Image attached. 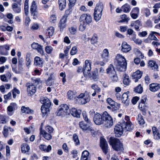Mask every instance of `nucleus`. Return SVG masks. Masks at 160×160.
Wrapping results in <instances>:
<instances>
[{
	"instance_id": "bf43d9fd",
	"label": "nucleus",
	"mask_w": 160,
	"mask_h": 160,
	"mask_svg": "<svg viewBox=\"0 0 160 160\" xmlns=\"http://www.w3.org/2000/svg\"><path fill=\"white\" fill-rule=\"evenodd\" d=\"M53 50V48L50 46H47L45 48V51L48 54H50L52 52Z\"/></svg>"
},
{
	"instance_id": "4c0bfd02",
	"label": "nucleus",
	"mask_w": 160,
	"mask_h": 160,
	"mask_svg": "<svg viewBox=\"0 0 160 160\" xmlns=\"http://www.w3.org/2000/svg\"><path fill=\"white\" fill-rule=\"evenodd\" d=\"M122 9L124 12L128 13L130 12L131 10V6L128 4H126L122 6Z\"/></svg>"
},
{
	"instance_id": "774afa93",
	"label": "nucleus",
	"mask_w": 160,
	"mask_h": 160,
	"mask_svg": "<svg viewBox=\"0 0 160 160\" xmlns=\"http://www.w3.org/2000/svg\"><path fill=\"white\" fill-rule=\"evenodd\" d=\"M153 135L155 139L158 140L160 139V134L158 132L153 134Z\"/></svg>"
},
{
	"instance_id": "2f4dec72",
	"label": "nucleus",
	"mask_w": 160,
	"mask_h": 160,
	"mask_svg": "<svg viewBox=\"0 0 160 160\" xmlns=\"http://www.w3.org/2000/svg\"><path fill=\"white\" fill-rule=\"evenodd\" d=\"M21 111L23 113H25L28 114H32L33 112V110L30 109L28 107H26L24 106H22V107Z\"/></svg>"
},
{
	"instance_id": "393cba45",
	"label": "nucleus",
	"mask_w": 160,
	"mask_h": 160,
	"mask_svg": "<svg viewBox=\"0 0 160 160\" xmlns=\"http://www.w3.org/2000/svg\"><path fill=\"white\" fill-rule=\"evenodd\" d=\"M107 73L108 75L109 76L115 74L116 73L115 71L114 68L112 64H110L108 67L106 69Z\"/></svg>"
},
{
	"instance_id": "9b49d317",
	"label": "nucleus",
	"mask_w": 160,
	"mask_h": 160,
	"mask_svg": "<svg viewBox=\"0 0 160 160\" xmlns=\"http://www.w3.org/2000/svg\"><path fill=\"white\" fill-rule=\"evenodd\" d=\"M17 108V105L15 103L12 102L7 108V113L10 116L12 115L14 111Z\"/></svg>"
},
{
	"instance_id": "4d7b16f0",
	"label": "nucleus",
	"mask_w": 160,
	"mask_h": 160,
	"mask_svg": "<svg viewBox=\"0 0 160 160\" xmlns=\"http://www.w3.org/2000/svg\"><path fill=\"white\" fill-rule=\"evenodd\" d=\"M75 94L74 92L71 91H69L68 92V99H71L75 96Z\"/></svg>"
},
{
	"instance_id": "4468645a",
	"label": "nucleus",
	"mask_w": 160,
	"mask_h": 160,
	"mask_svg": "<svg viewBox=\"0 0 160 160\" xmlns=\"http://www.w3.org/2000/svg\"><path fill=\"white\" fill-rule=\"evenodd\" d=\"M10 46L8 44L0 46V54L2 55H7L8 50H9Z\"/></svg>"
},
{
	"instance_id": "603ef678",
	"label": "nucleus",
	"mask_w": 160,
	"mask_h": 160,
	"mask_svg": "<svg viewBox=\"0 0 160 160\" xmlns=\"http://www.w3.org/2000/svg\"><path fill=\"white\" fill-rule=\"evenodd\" d=\"M82 115L83 119L88 123H90V121L88 118L87 115L86 114V112L85 111H83L82 112Z\"/></svg>"
},
{
	"instance_id": "680f3d73",
	"label": "nucleus",
	"mask_w": 160,
	"mask_h": 160,
	"mask_svg": "<svg viewBox=\"0 0 160 160\" xmlns=\"http://www.w3.org/2000/svg\"><path fill=\"white\" fill-rule=\"evenodd\" d=\"M77 48L76 46L73 47L70 51V54L71 55H73L76 54L78 52Z\"/></svg>"
},
{
	"instance_id": "e433bc0d",
	"label": "nucleus",
	"mask_w": 160,
	"mask_h": 160,
	"mask_svg": "<svg viewBox=\"0 0 160 160\" xmlns=\"http://www.w3.org/2000/svg\"><path fill=\"white\" fill-rule=\"evenodd\" d=\"M142 76V73L140 71L138 70L132 74V78H140Z\"/></svg>"
},
{
	"instance_id": "5701e85b",
	"label": "nucleus",
	"mask_w": 160,
	"mask_h": 160,
	"mask_svg": "<svg viewBox=\"0 0 160 160\" xmlns=\"http://www.w3.org/2000/svg\"><path fill=\"white\" fill-rule=\"evenodd\" d=\"M40 134L42 135L43 137L46 139L49 140L52 138L51 133L46 132L44 130H42V128H40Z\"/></svg>"
},
{
	"instance_id": "dca6fc26",
	"label": "nucleus",
	"mask_w": 160,
	"mask_h": 160,
	"mask_svg": "<svg viewBox=\"0 0 160 160\" xmlns=\"http://www.w3.org/2000/svg\"><path fill=\"white\" fill-rule=\"evenodd\" d=\"M109 51L108 49H104L101 55V58L104 62H107L109 60Z\"/></svg>"
},
{
	"instance_id": "7ed1b4c3",
	"label": "nucleus",
	"mask_w": 160,
	"mask_h": 160,
	"mask_svg": "<svg viewBox=\"0 0 160 160\" xmlns=\"http://www.w3.org/2000/svg\"><path fill=\"white\" fill-rule=\"evenodd\" d=\"M108 142L110 145L114 150L117 151H122L123 150V144L119 139L111 137Z\"/></svg>"
},
{
	"instance_id": "49530a36",
	"label": "nucleus",
	"mask_w": 160,
	"mask_h": 160,
	"mask_svg": "<svg viewBox=\"0 0 160 160\" xmlns=\"http://www.w3.org/2000/svg\"><path fill=\"white\" fill-rule=\"evenodd\" d=\"M133 37L132 38V40L136 44L141 45L142 43V41L139 39H136V35H133Z\"/></svg>"
},
{
	"instance_id": "8fccbe9b",
	"label": "nucleus",
	"mask_w": 160,
	"mask_h": 160,
	"mask_svg": "<svg viewBox=\"0 0 160 160\" xmlns=\"http://www.w3.org/2000/svg\"><path fill=\"white\" fill-rule=\"evenodd\" d=\"M73 139L76 145H78L80 144V142L78 136L76 134H75L73 135Z\"/></svg>"
},
{
	"instance_id": "f257e3e1",
	"label": "nucleus",
	"mask_w": 160,
	"mask_h": 160,
	"mask_svg": "<svg viewBox=\"0 0 160 160\" xmlns=\"http://www.w3.org/2000/svg\"><path fill=\"white\" fill-rule=\"evenodd\" d=\"M93 121L96 125H100L103 123L106 127H111L113 125V119L105 111L101 115L97 113L94 116Z\"/></svg>"
},
{
	"instance_id": "3c124183",
	"label": "nucleus",
	"mask_w": 160,
	"mask_h": 160,
	"mask_svg": "<svg viewBox=\"0 0 160 160\" xmlns=\"http://www.w3.org/2000/svg\"><path fill=\"white\" fill-rule=\"evenodd\" d=\"M90 153L87 150H84L82 153L81 158H88Z\"/></svg>"
},
{
	"instance_id": "864d4df0",
	"label": "nucleus",
	"mask_w": 160,
	"mask_h": 160,
	"mask_svg": "<svg viewBox=\"0 0 160 160\" xmlns=\"http://www.w3.org/2000/svg\"><path fill=\"white\" fill-rule=\"evenodd\" d=\"M53 131V128L51 126H47L45 127V130L44 131L46 132H48V133H51Z\"/></svg>"
},
{
	"instance_id": "473e14b6",
	"label": "nucleus",
	"mask_w": 160,
	"mask_h": 160,
	"mask_svg": "<svg viewBox=\"0 0 160 160\" xmlns=\"http://www.w3.org/2000/svg\"><path fill=\"white\" fill-rule=\"evenodd\" d=\"M54 31V28L52 27H50L47 29L46 34L48 36V38H50L52 36Z\"/></svg>"
},
{
	"instance_id": "39448f33",
	"label": "nucleus",
	"mask_w": 160,
	"mask_h": 160,
	"mask_svg": "<svg viewBox=\"0 0 160 160\" xmlns=\"http://www.w3.org/2000/svg\"><path fill=\"white\" fill-rule=\"evenodd\" d=\"M91 62L90 60L87 59L85 62V64L83 68L84 75L87 78H91V74L90 71L91 69Z\"/></svg>"
},
{
	"instance_id": "5fc2aeb1",
	"label": "nucleus",
	"mask_w": 160,
	"mask_h": 160,
	"mask_svg": "<svg viewBox=\"0 0 160 160\" xmlns=\"http://www.w3.org/2000/svg\"><path fill=\"white\" fill-rule=\"evenodd\" d=\"M13 94V97L14 98H16V93L19 94L20 93V91L17 89L16 88H14L12 90Z\"/></svg>"
},
{
	"instance_id": "2eb2a0df",
	"label": "nucleus",
	"mask_w": 160,
	"mask_h": 160,
	"mask_svg": "<svg viewBox=\"0 0 160 160\" xmlns=\"http://www.w3.org/2000/svg\"><path fill=\"white\" fill-rule=\"evenodd\" d=\"M34 65L37 67H42L43 66V59L40 57L36 56L34 58Z\"/></svg>"
},
{
	"instance_id": "cd10ccee",
	"label": "nucleus",
	"mask_w": 160,
	"mask_h": 160,
	"mask_svg": "<svg viewBox=\"0 0 160 160\" xmlns=\"http://www.w3.org/2000/svg\"><path fill=\"white\" fill-rule=\"evenodd\" d=\"M41 102L43 104V106L47 107H50L51 102L49 100L47 97H43L41 98Z\"/></svg>"
},
{
	"instance_id": "338daca9",
	"label": "nucleus",
	"mask_w": 160,
	"mask_h": 160,
	"mask_svg": "<svg viewBox=\"0 0 160 160\" xmlns=\"http://www.w3.org/2000/svg\"><path fill=\"white\" fill-rule=\"evenodd\" d=\"M120 104L118 103L115 102L114 104L111 106V107L112 108H113L114 110H117L120 107Z\"/></svg>"
},
{
	"instance_id": "de8ad7c7",
	"label": "nucleus",
	"mask_w": 160,
	"mask_h": 160,
	"mask_svg": "<svg viewBox=\"0 0 160 160\" xmlns=\"http://www.w3.org/2000/svg\"><path fill=\"white\" fill-rule=\"evenodd\" d=\"M98 40L97 35L96 34H94L91 38V42L92 44H94L97 43Z\"/></svg>"
},
{
	"instance_id": "052dcab7",
	"label": "nucleus",
	"mask_w": 160,
	"mask_h": 160,
	"mask_svg": "<svg viewBox=\"0 0 160 160\" xmlns=\"http://www.w3.org/2000/svg\"><path fill=\"white\" fill-rule=\"evenodd\" d=\"M87 24L85 23L82 22V23H81L79 27V30L80 31H84L86 28Z\"/></svg>"
},
{
	"instance_id": "ddd939ff",
	"label": "nucleus",
	"mask_w": 160,
	"mask_h": 160,
	"mask_svg": "<svg viewBox=\"0 0 160 160\" xmlns=\"http://www.w3.org/2000/svg\"><path fill=\"white\" fill-rule=\"evenodd\" d=\"M123 128L121 125L117 124L115 126L114 128V131L117 137H120L122 134Z\"/></svg>"
},
{
	"instance_id": "0e129e2a",
	"label": "nucleus",
	"mask_w": 160,
	"mask_h": 160,
	"mask_svg": "<svg viewBox=\"0 0 160 160\" xmlns=\"http://www.w3.org/2000/svg\"><path fill=\"white\" fill-rule=\"evenodd\" d=\"M6 122L5 116L2 115H0V124H5Z\"/></svg>"
},
{
	"instance_id": "72a5a7b5",
	"label": "nucleus",
	"mask_w": 160,
	"mask_h": 160,
	"mask_svg": "<svg viewBox=\"0 0 160 160\" xmlns=\"http://www.w3.org/2000/svg\"><path fill=\"white\" fill-rule=\"evenodd\" d=\"M31 53L30 52H28L27 53L26 57V61H27L26 62V65L28 68H29L30 67V66L31 64Z\"/></svg>"
},
{
	"instance_id": "f03ea898",
	"label": "nucleus",
	"mask_w": 160,
	"mask_h": 160,
	"mask_svg": "<svg viewBox=\"0 0 160 160\" xmlns=\"http://www.w3.org/2000/svg\"><path fill=\"white\" fill-rule=\"evenodd\" d=\"M117 70L121 72L125 71L127 68V61L122 55L118 54L116 56L114 60Z\"/></svg>"
},
{
	"instance_id": "c9c22d12",
	"label": "nucleus",
	"mask_w": 160,
	"mask_h": 160,
	"mask_svg": "<svg viewBox=\"0 0 160 160\" xmlns=\"http://www.w3.org/2000/svg\"><path fill=\"white\" fill-rule=\"evenodd\" d=\"M12 8L15 13H19L21 12L20 7H19L17 4L14 3L12 5Z\"/></svg>"
},
{
	"instance_id": "09e8293b",
	"label": "nucleus",
	"mask_w": 160,
	"mask_h": 160,
	"mask_svg": "<svg viewBox=\"0 0 160 160\" xmlns=\"http://www.w3.org/2000/svg\"><path fill=\"white\" fill-rule=\"evenodd\" d=\"M8 127L6 126H4L3 128V133L5 137H7L8 136Z\"/></svg>"
},
{
	"instance_id": "c03bdc74",
	"label": "nucleus",
	"mask_w": 160,
	"mask_h": 160,
	"mask_svg": "<svg viewBox=\"0 0 160 160\" xmlns=\"http://www.w3.org/2000/svg\"><path fill=\"white\" fill-rule=\"evenodd\" d=\"M109 76V77L110 79L113 82H116L118 81V79L116 73H115V74H113Z\"/></svg>"
},
{
	"instance_id": "6e6d98bb",
	"label": "nucleus",
	"mask_w": 160,
	"mask_h": 160,
	"mask_svg": "<svg viewBox=\"0 0 160 160\" xmlns=\"http://www.w3.org/2000/svg\"><path fill=\"white\" fill-rule=\"evenodd\" d=\"M92 88L95 92H100L101 91V88L96 84H92L91 86Z\"/></svg>"
},
{
	"instance_id": "9d476101",
	"label": "nucleus",
	"mask_w": 160,
	"mask_h": 160,
	"mask_svg": "<svg viewBox=\"0 0 160 160\" xmlns=\"http://www.w3.org/2000/svg\"><path fill=\"white\" fill-rule=\"evenodd\" d=\"M100 146L103 152L106 154L108 152V145L106 140L102 138L100 139Z\"/></svg>"
},
{
	"instance_id": "20e7f679",
	"label": "nucleus",
	"mask_w": 160,
	"mask_h": 160,
	"mask_svg": "<svg viewBox=\"0 0 160 160\" xmlns=\"http://www.w3.org/2000/svg\"><path fill=\"white\" fill-rule=\"evenodd\" d=\"M104 6L101 2L98 3L94 10V18L96 21H99L101 18Z\"/></svg>"
},
{
	"instance_id": "ea45409f",
	"label": "nucleus",
	"mask_w": 160,
	"mask_h": 160,
	"mask_svg": "<svg viewBox=\"0 0 160 160\" xmlns=\"http://www.w3.org/2000/svg\"><path fill=\"white\" fill-rule=\"evenodd\" d=\"M148 65L149 67L152 68V69H157L158 66L156 62L154 61H150L148 62Z\"/></svg>"
},
{
	"instance_id": "37998d69",
	"label": "nucleus",
	"mask_w": 160,
	"mask_h": 160,
	"mask_svg": "<svg viewBox=\"0 0 160 160\" xmlns=\"http://www.w3.org/2000/svg\"><path fill=\"white\" fill-rule=\"evenodd\" d=\"M138 123L140 125H143L145 122L141 114H139L138 116Z\"/></svg>"
},
{
	"instance_id": "1a4fd4ad",
	"label": "nucleus",
	"mask_w": 160,
	"mask_h": 160,
	"mask_svg": "<svg viewBox=\"0 0 160 160\" xmlns=\"http://www.w3.org/2000/svg\"><path fill=\"white\" fill-rule=\"evenodd\" d=\"M26 86L27 87V90L29 96H31L36 92V87L35 85L31 83H27Z\"/></svg>"
},
{
	"instance_id": "69168bd1",
	"label": "nucleus",
	"mask_w": 160,
	"mask_h": 160,
	"mask_svg": "<svg viewBox=\"0 0 160 160\" xmlns=\"http://www.w3.org/2000/svg\"><path fill=\"white\" fill-rule=\"evenodd\" d=\"M0 78L2 82H8V80L6 75L3 74L0 76Z\"/></svg>"
},
{
	"instance_id": "13d9d810",
	"label": "nucleus",
	"mask_w": 160,
	"mask_h": 160,
	"mask_svg": "<svg viewBox=\"0 0 160 160\" xmlns=\"http://www.w3.org/2000/svg\"><path fill=\"white\" fill-rule=\"evenodd\" d=\"M57 20V18L55 15H52L50 17V21L52 23H55Z\"/></svg>"
},
{
	"instance_id": "0eeeda50",
	"label": "nucleus",
	"mask_w": 160,
	"mask_h": 160,
	"mask_svg": "<svg viewBox=\"0 0 160 160\" xmlns=\"http://www.w3.org/2000/svg\"><path fill=\"white\" fill-rule=\"evenodd\" d=\"M69 107L66 104H63L61 105L58 109V111L57 113L58 116H64L68 113Z\"/></svg>"
},
{
	"instance_id": "a18cd8bd",
	"label": "nucleus",
	"mask_w": 160,
	"mask_h": 160,
	"mask_svg": "<svg viewBox=\"0 0 160 160\" xmlns=\"http://www.w3.org/2000/svg\"><path fill=\"white\" fill-rule=\"evenodd\" d=\"M135 27L134 29L137 31H139V28L141 26V22L139 20H137L135 21Z\"/></svg>"
},
{
	"instance_id": "a19ab883",
	"label": "nucleus",
	"mask_w": 160,
	"mask_h": 160,
	"mask_svg": "<svg viewBox=\"0 0 160 160\" xmlns=\"http://www.w3.org/2000/svg\"><path fill=\"white\" fill-rule=\"evenodd\" d=\"M134 91L139 93H141L143 91V88L140 84L135 88Z\"/></svg>"
},
{
	"instance_id": "a878e982",
	"label": "nucleus",
	"mask_w": 160,
	"mask_h": 160,
	"mask_svg": "<svg viewBox=\"0 0 160 160\" xmlns=\"http://www.w3.org/2000/svg\"><path fill=\"white\" fill-rule=\"evenodd\" d=\"M39 148L41 150L45 152H49L52 149V147L50 145L47 146L45 145L41 144L39 146Z\"/></svg>"
},
{
	"instance_id": "f704fd0d",
	"label": "nucleus",
	"mask_w": 160,
	"mask_h": 160,
	"mask_svg": "<svg viewBox=\"0 0 160 160\" xmlns=\"http://www.w3.org/2000/svg\"><path fill=\"white\" fill-rule=\"evenodd\" d=\"M50 107L42 106L41 107V110L43 116L45 115L48 112L50 111Z\"/></svg>"
},
{
	"instance_id": "c756f323",
	"label": "nucleus",
	"mask_w": 160,
	"mask_h": 160,
	"mask_svg": "<svg viewBox=\"0 0 160 160\" xmlns=\"http://www.w3.org/2000/svg\"><path fill=\"white\" fill-rule=\"evenodd\" d=\"M58 3L59 5V8L61 11L62 10L66 7V0H58Z\"/></svg>"
},
{
	"instance_id": "423d86ee",
	"label": "nucleus",
	"mask_w": 160,
	"mask_h": 160,
	"mask_svg": "<svg viewBox=\"0 0 160 160\" xmlns=\"http://www.w3.org/2000/svg\"><path fill=\"white\" fill-rule=\"evenodd\" d=\"M78 98V102L81 104H84L89 101L90 96L89 93L87 91H85L84 93L80 94L77 97Z\"/></svg>"
},
{
	"instance_id": "412c9836",
	"label": "nucleus",
	"mask_w": 160,
	"mask_h": 160,
	"mask_svg": "<svg viewBox=\"0 0 160 160\" xmlns=\"http://www.w3.org/2000/svg\"><path fill=\"white\" fill-rule=\"evenodd\" d=\"M128 92L124 93L123 94L122 97V103L126 106L128 105L129 101V99L128 98Z\"/></svg>"
},
{
	"instance_id": "b1692460",
	"label": "nucleus",
	"mask_w": 160,
	"mask_h": 160,
	"mask_svg": "<svg viewBox=\"0 0 160 160\" xmlns=\"http://www.w3.org/2000/svg\"><path fill=\"white\" fill-rule=\"evenodd\" d=\"M123 125H124V130L126 131H130L133 129L134 125L131 122H128L127 123H121Z\"/></svg>"
},
{
	"instance_id": "6ab92c4d",
	"label": "nucleus",
	"mask_w": 160,
	"mask_h": 160,
	"mask_svg": "<svg viewBox=\"0 0 160 160\" xmlns=\"http://www.w3.org/2000/svg\"><path fill=\"white\" fill-rule=\"evenodd\" d=\"M70 112L72 116L78 118H80V115L81 113V111L80 110H77L75 108H72L70 110Z\"/></svg>"
},
{
	"instance_id": "58836bf2",
	"label": "nucleus",
	"mask_w": 160,
	"mask_h": 160,
	"mask_svg": "<svg viewBox=\"0 0 160 160\" xmlns=\"http://www.w3.org/2000/svg\"><path fill=\"white\" fill-rule=\"evenodd\" d=\"M123 78L124 84L126 85H128L130 82L128 76L125 74H124L123 76Z\"/></svg>"
},
{
	"instance_id": "a211bd4d",
	"label": "nucleus",
	"mask_w": 160,
	"mask_h": 160,
	"mask_svg": "<svg viewBox=\"0 0 160 160\" xmlns=\"http://www.w3.org/2000/svg\"><path fill=\"white\" fill-rule=\"evenodd\" d=\"M67 21V18L66 17H65V16H64L60 20L58 24V27L60 31H62L63 29L66 27Z\"/></svg>"
},
{
	"instance_id": "f8f14e48",
	"label": "nucleus",
	"mask_w": 160,
	"mask_h": 160,
	"mask_svg": "<svg viewBox=\"0 0 160 160\" xmlns=\"http://www.w3.org/2000/svg\"><path fill=\"white\" fill-rule=\"evenodd\" d=\"M32 48L36 50L37 51L42 55H43L44 52L43 50L42 47L38 43L33 42L31 45Z\"/></svg>"
},
{
	"instance_id": "7c9ffc66",
	"label": "nucleus",
	"mask_w": 160,
	"mask_h": 160,
	"mask_svg": "<svg viewBox=\"0 0 160 160\" xmlns=\"http://www.w3.org/2000/svg\"><path fill=\"white\" fill-rule=\"evenodd\" d=\"M21 151L22 153H25L28 152L30 149L29 146L26 143H24L21 146Z\"/></svg>"
},
{
	"instance_id": "e2e57ef3",
	"label": "nucleus",
	"mask_w": 160,
	"mask_h": 160,
	"mask_svg": "<svg viewBox=\"0 0 160 160\" xmlns=\"http://www.w3.org/2000/svg\"><path fill=\"white\" fill-rule=\"evenodd\" d=\"M69 29L70 33L72 34H74L77 32V27L76 26L71 27Z\"/></svg>"
},
{
	"instance_id": "4be33fe9",
	"label": "nucleus",
	"mask_w": 160,
	"mask_h": 160,
	"mask_svg": "<svg viewBox=\"0 0 160 160\" xmlns=\"http://www.w3.org/2000/svg\"><path fill=\"white\" fill-rule=\"evenodd\" d=\"M146 101V98L145 97H143L141 99V101L139 103L138 107L142 111H144L145 110L146 105L145 102Z\"/></svg>"
},
{
	"instance_id": "c85d7f7f",
	"label": "nucleus",
	"mask_w": 160,
	"mask_h": 160,
	"mask_svg": "<svg viewBox=\"0 0 160 160\" xmlns=\"http://www.w3.org/2000/svg\"><path fill=\"white\" fill-rule=\"evenodd\" d=\"M37 5L35 1H33L30 7V12L31 14L33 16L35 15L36 12Z\"/></svg>"
},
{
	"instance_id": "aec40b11",
	"label": "nucleus",
	"mask_w": 160,
	"mask_h": 160,
	"mask_svg": "<svg viewBox=\"0 0 160 160\" xmlns=\"http://www.w3.org/2000/svg\"><path fill=\"white\" fill-rule=\"evenodd\" d=\"M149 90L152 92H155L160 88V85L157 83H152L149 85Z\"/></svg>"
},
{
	"instance_id": "79ce46f5",
	"label": "nucleus",
	"mask_w": 160,
	"mask_h": 160,
	"mask_svg": "<svg viewBox=\"0 0 160 160\" xmlns=\"http://www.w3.org/2000/svg\"><path fill=\"white\" fill-rule=\"evenodd\" d=\"M79 126L80 128L83 131L87 130L88 129L87 125L83 121L79 122Z\"/></svg>"
},
{
	"instance_id": "bb28decb",
	"label": "nucleus",
	"mask_w": 160,
	"mask_h": 160,
	"mask_svg": "<svg viewBox=\"0 0 160 160\" xmlns=\"http://www.w3.org/2000/svg\"><path fill=\"white\" fill-rule=\"evenodd\" d=\"M159 33L156 32L151 31L150 33L148 36V38L145 40V42H148V40H157L158 39L155 36V34H158Z\"/></svg>"
},
{
	"instance_id": "6e6552de",
	"label": "nucleus",
	"mask_w": 160,
	"mask_h": 160,
	"mask_svg": "<svg viewBox=\"0 0 160 160\" xmlns=\"http://www.w3.org/2000/svg\"><path fill=\"white\" fill-rule=\"evenodd\" d=\"M79 20L80 22L89 24L92 22V17L90 14L84 13L80 16Z\"/></svg>"
},
{
	"instance_id": "f3484780",
	"label": "nucleus",
	"mask_w": 160,
	"mask_h": 160,
	"mask_svg": "<svg viewBox=\"0 0 160 160\" xmlns=\"http://www.w3.org/2000/svg\"><path fill=\"white\" fill-rule=\"evenodd\" d=\"M121 51L124 52H127L131 50V47L126 42H123L122 44Z\"/></svg>"
}]
</instances>
